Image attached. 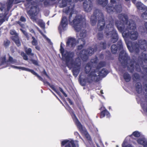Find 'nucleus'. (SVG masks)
Returning <instances> with one entry per match:
<instances>
[{"label": "nucleus", "mask_w": 147, "mask_h": 147, "mask_svg": "<svg viewBox=\"0 0 147 147\" xmlns=\"http://www.w3.org/2000/svg\"><path fill=\"white\" fill-rule=\"evenodd\" d=\"M96 48L94 49L91 47H89L86 50L83 49L82 50L80 53V55H89L90 54L92 55L94 52L97 51Z\"/></svg>", "instance_id": "obj_18"}, {"label": "nucleus", "mask_w": 147, "mask_h": 147, "mask_svg": "<svg viewBox=\"0 0 147 147\" xmlns=\"http://www.w3.org/2000/svg\"><path fill=\"white\" fill-rule=\"evenodd\" d=\"M123 43L121 40H119L116 44L112 45L111 47V51L113 54H115L118 51H119L122 48Z\"/></svg>", "instance_id": "obj_12"}, {"label": "nucleus", "mask_w": 147, "mask_h": 147, "mask_svg": "<svg viewBox=\"0 0 147 147\" xmlns=\"http://www.w3.org/2000/svg\"><path fill=\"white\" fill-rule=\"evenodd\" d=\"M106 28L108 32H105L106 35L107 36L111 35V42L112 43L116 42L118 40L119 36L117 31L114 28L113 23H110L107 24Z\"/></svg>", "instance_id": "obj_5"}, {"label": "nucleus", "mask_w": 147, "mask_h": 147, "mask_svg": "<svg viewBox=\"0 0 147 147\" xmlns=\"http://www.w3.org/2000/svg\"><path fill=\"white\" fill-rule=\"evenodd\" d=\"M23 56V59H24L28 61L29 62L30 61H29V59H31V57H30V58H28V56Z\"/></svg>", "instance_id": "obj_57"}, {"label": "nucleus", "mask_w": 147, "mask_h": 147, "mask_svg": "<svg viewBox=\"0 0 147 147\" xmlns=\"http://www.w3.org/2000/svg\"><path fill=\"white\" fill-rule=\"evenodd\" d=\"M83 7L85 11L90 12L93 8V4L91 0H86L83 3Z\"/></svg>", "instance_id": "obj_17"}, {"label": "nucleus", "mask_w": 147, "mask_h": 147, "mask_svg": "<svg viewBox=\"0 0 147 147\" xmlns=\"http://www.w3.org/2000/svg\"><path fill=\"white\" fill-rule=\"evenodd\" d=\"M143 138H139L137 140L138 143L140 144L143 145L144 144H145V142L146 141Z\"/></svg>", "instance_id": "obj_43"}, {"label": "nucleus", "mask_w": 147, "mask_h": 147, "mask_svg": "<svg viewBox=\"0 0 147 147\" xmlns=\"http://www.w3.org/2000/svg\"><path fill=\"white\" fill-rule=\"evenodd\" d=\"M78 81L80 84L82 86H86L87 82L88 83H92L93 82V80L92 79H89L88 78H83L80 76Z\"/></svg>", "instance_id": "obj_21"}, {"label": "nucleus", "mask_w": 147, "mask_h": 147, "mask_svg": "<svg viewBox=\"0 0 147 147\" xmlns=\"http://www.w3.org/2000/svg\"><path fill=\"white\" fill-rule=\"evenodd\" d=\"M14 42L18 47L20 46L21 45V42L20 40V39L14 41Z\"/></svg>", "instance_id": "obj_51"}, {"label": "nucleus", "mask_w": 147, "mask_h": 147, "mask_svg": "<svg viewBox=\"0 0 147 147\" xmlns=\"http://www.w3.org/2000/svg\"><path fill=\"white\" fill-rule=\"evenodd\" d=\"M15 0H9L8 6H11Z\"/></svg>", "instance_id": "obj_55"}, {"label": "nucleus", "mask_w": 147, "mask_h": 147, "mask_svg": "<svg viewBox=\"0 0 147 147\" xmlns=\"http://www.w3.org/2000/svg\"><path fill=\"white\" fill-rule=\"evenodd\" d=\"M106 65V63L104 61L100 62L96 67V69L99 70L100 68L105 66Z\"/></svg>", "instance_id": "obj_32"}, {"label": "nucleus", "mask_w": 147, "mask_h": 147, "mask_svg": "<svg viewBox=\"0 0 147 147\" xmlns=\"http://www.w3.org/2000/svg\"><path fill=\"white\" fill-rule=\"evenodd\" d=\"M138 58H140L142 61L141 63L143 62L145 63H147V56H138Z\"/></svg>", "instance_id": "obj_40"}, {"label": "nucleus", "mask_w": 147, "mask_h": 147, "mask_svg": "<svg viewBox=\"0 0 147 147\" xmlns=\"http://www.w3.org/2000/svg\"><path fill=\"white\" fill-rule=\"evenodd\" d=\"M138 47L143 51L142 55H147V42L145 40H140L138 41Z\"/></svg>", "instance_id": "obj_14"}, {"label": "nucleus", "mask_w": 147, "mask_h": 147, "mask_svg": "<svg viewBox=\"0 0 147 147\" xmlns=\"http://www.w3.org/2000/svg\"><path fill=\"white\" fill-rule=\"evenodd\" d=\"M74 56H62L61 59L63 63H65L69 68H73L72 70L73 75L76 77L78 74L80 69L81 63L78 58L74 60Z\"/></svg>", "instance_id": "obj_3"}, {"label": "nucleus", "mask_w": 147, "mask_h": 147, "mask_svg": "<svg viewBox=\"0 0 147 147\" xmlns=\"http://www.w3.org/2000/svg\"><path fill=\"white\" fill-rule=\"evenodd\" d=\"M65 145V147H79L78 141L71 140L69 141L65 140L62 141L61 146L62 147Z\"/></svg>", "instance_id": "obj_11"}, {"label": "nucleus", "mask_w": 147, "mask_h": 147, "mask_svg": "<svg viewBox=\"0 0 147 147\" xmlns=\"http://www.w3.org/2000/svg\"><path fill=\"white\" fill-rule=\"evenodd\" d=\"M11 67L13 68L18 69H21L23 70H25L28 71L31 73L33 74L36 76L42 82H44L43 79L39 75H38L32 69H30L28 68H26L24 67H22L21 66H17L15 65H11Z\"/></svg>", "instance_id": "obj_15"}, {"label": "nucleus", "mask_w": 147, "mask_h": 147, "mask_svg": "<svg viewBox=\"0 0 147 147\" xmlns=\"http://www.w3.org/2000/svg\"><path fill=\"white\" fill-rule=\"evenodd\" d=\"M0 62L1 63V65L6 63L10 62L12 64H14L17 63V60L13 59L10 56H9L8 60H6L5 56H0Z\"/></svg>", "instance_id": "obj_16"}, {"label": "nucleus", "mask_w": 147, "mask_h": 147, "mask_svg": "<svg viewBox=\"0 0 147 147\" xmlns=\"http://www.w3.org/2000/svg\"><path fill=\"white\" fill-rule=\"evenodd\" d=\"M144 147H147V141L146 140L143 145Z\"/></svg>", "instance_id": "obj_61"}, {"label": "nucleus", "mask_w": 147, "mask_h": 147, "mask_svg": "<svg viewBox=\"0 0 147 147\" xmlns=\"http://www.w3.org/2000/svg\"><path fill=\"white\" fill-rule=\"evenodd\" d=\"M76 40L75 38L70 37L69 38L66 42L67 47H73L75 45Z\"/></svg>", "instance_id": "obj_23"}, {"label": "nucleus", "mask_w": 147, "mask_h": 147, "mask_svg": "<svg viewBox=\"0 0 147 147\" xmlns=\"http://www.w3.org/2000/svg\"><path fill=\"white\" fill-rule=\"evenodd\" d=\"M78 123L76 125L80 132L84 134L87 139L89 141L91 140V138L89 134L85 128L83 127L80 122L79 121L77 120Z\"/></svg>", "instance_id": "obj_13"}, {"label": "nucleus", "mask_w": 147, "mask_h": 147, "mask_svg": "<svg viewBox=\"0 0 147 147\" xmlns=\"http://www.w3.org/2000/svg\"><path fill=\"white\" fill-rule=\"evenodd\" d=\"M72 0H59V6L60 8L66 7L68 2H70Z\"/></svg>", "instance_id": "obj_27"}, {"label": "nucleus", "mask_w": 147, "mask_h": 147, "mask_svg": "<svg viewBox=\"0 0 147 147\" xmlns=\"http://www.w3.org/2000/svg\"><path fill=\"white\" fill-rule=\"evenodd\" d=\"M68 24V20L66 16H62L61 18V20L60 23V25L64 29L65 28L67 25Z\"/></svg>", "instance_id": "obj_24"}, {"label": "nucleus", "mask_w": 147, "mask_h": 147, "mask_svg": "<svg viewBox=\"0 0 147 147\" xmlns=\"http://www.w3.org/2000/svg\"><path fill=\"white\" fill-rule=\"evenodd\" d=\"M67 100L71 105H72L73 104V102L69 98H67Z\"/></svg>", "instance_id": "obj_59"}, {"label": "nucleus", "mask_w": 147, "mask_h": 147, "mask_svg": "<svg viewBox=\"0 0 147 147\" xmlns=\"http://www.w3.org/2000/svg\"><path fill=\"white\" fill-rule=\"evenodd\" d=\"M10 44V41L8 40L6 41H4V45L5 47H7Z\"/></svg>", "instance_id": "obj_52"}, {"label": "nucleus", "mask_w": 147, "mask_h": 147, "mask_svg": "<svg viewBox=\"0 0 147 147\" xmlns=\"http://www.w3.org/2000/svg\"><path fill=\"white\" fill-rule=\"evenodd\" d=\"M91 63H87L85 67V71L86 73L87 74H88L91 69L92 64L93 63L96 64L97 63V59H96L94 60L92 59L91 60Z\"/></svg>", "instance_id": "obj_19"}, {"label": "nucleus", "mask_w": 147, "mask_h": 147, "mask_svg": "<svg viewBox=\"0 0 147 147\" xmlns=\"http://www.w3.org/2000/svg\"><path fill=\"white\" fill-rule=\"evenodd\" d=\"M56 0H45L43 4L45 7L50 6L53 4V1Z\"/></svg>", "instance_id": "obj_30"}, {"label": "nucleus", "mask_w": 147, "mask_h": 147, "mask_svg": "<svg viewBox=\"0 0 147 147\" xmlns=\"http://www.w3.org/2000/svg\"><path fill=\"white\" fill-rule=\"evenodd\" d=\"M86 31L85 30H82L80 32V36L81 38H78L77 41L78 44H80L77 47V49L78 51H81L84 48L86 44V41L84 38L86 36Z\"/></svg>", "instance_id": "obj_9"}, {"label": "nucleus", "mask_w": 147, "mask_h": 147, "mask_svg": "<svg viewBox=\"0 0 147 147\" xmlns=\"http://www.w3.org/2000/svg\"><path fill=\"white\" fill-rule=\"evenodd\" d=\"M66 109L69 112V113L71 115L72 118L73 117H74L75 118V123L76 124L78 123L77 120L79 121L77 117H76L75 114L73 110L69 106L68 104H67L66 105V107H65Z\"/></svg>", "instance_id": "obj_22"}, {"label": "nucleus", "mask_w": 147, "mask_h": 147, "mask_svg": "<svg viewBox=\"0 0 147 147\" xmlns=\"http://www.w3.org/2000/svg\"><path fill=\"white\" fill-rule=\"evenodd\" d=\"M31 56V59H29V61H30L34 65H38V62L37 60H35L34 59H32V57H33L34 56Z\"/></svg>", "instance_id": "obj_42"}, {"label": "nucleus", "mask_w": 147, "mask_h": 147, "mask_svg": "<svg viewBox=\"0 0 147 147\" xmlns=\"http://www.w3.org/2000/svg\"><path fill=\"white\" fill-rule=\"evenodd\" d=\"M4 8L3 5L0 3V17H3L4 16V13H3Z\"/></svg>", "instance_id": "obj_39"}, {"label": "nucleus", "mask_w": 147, "mask_h": 147, "mask_svg": "<svg viewBox=\"0 0 147 147\" xmlns=\"http://www.w3.org/2000/svg\"><path fill=\"white\" fill-rule=\"evenodd\" d=\"M118 18L119 21L115 22V25L120 32H122L125 29L134 30L136 28V24L132 20H128L127 16L124 13H121L118 15Z\"/></svg>", "instance_id": "obj_2"}, {"label": "nucleus", "mask_w": 147, "mask_h": 147, "mask_svg": "<svg viewBox=\"0 0 147 147\" xmlns=\"http://www.w3.org/2000/svg\"><path fill=\"white\" fill-rule=\"evenodd\" d=\"M64 46V44L62 42H61L59 51L61 55H70L69 52L65 50L63 47Z\"/></svg>", "instance_id": "obj_25"}, {"label": "nucleus", "mask_w": 147, "mask_h": 147, "mask_svg": "<svg viewBox=\"0 0 147 147\" xmlns=\"http://www.w3.org/2000/svg\"><path fill=\"white\" fill-rule=\"evenodd\" d=\"M136 0H131L132 2L134 3L135 4Z\"/></svg>", "instance_id": "obj_63"}, {"label": "nucleus", "mask_w": 147, "mask_h": 147, "mask_svg": "<svg viewBox=\"0 0 147 147\" xmlns=\"http://www.w3.org/2000/svg\"><path fill=\"white\" fill-rule=\"evenodd\" d=\"M119 55H128V54L126 51V49L124 48L122 44V48L119 51Z\"/></svg>", "instance_id": "obj_35"}, {"label": "nucleus", "mask_w": 147, "mask_h": 147, "mask_svg": "<svg viewBox=\"0 0 147 147\" xmlns=\"http://www.w3.org/2000/svg\"><path fill=\"white\" fill-rule=\"evenodd\" d=\"M136 6L139 10L143 11H146L147 10V7L140 2H137Z\"/></svg>", "instance_id": "obj_26"}, {"label": "nucleus", "mask_w": 147, "mask_h": 147, "mask_svg": "<svg viewBox=\"0 0 147 147\" xmlns=\"http://www.w3.org/2000/svg\"><path fill=\"white\" fill-rule=\"evenodd\" d=\"M100 110V118H102L106 115L107 118H109L110 117V114L107 109L103 106L102 107L99 109Z\"/></svg>", "instance_id": "obj_20"}, {"label": "nucleus", "mask_w": 147, "mask_h": 147, "mask_svg": "<svg viewBox=\"0 0 147 147\" xmlns=\"http://www.w3.org/2000/svg\"><path fill=\"white\" fill-rule=\"evenodd\" d=\"M20 30L22 32L28 40H29L30 35L32 36L31 34H28L25 30H23L22 28H20Z\"/></svg>", "instance_id": "obj_37"}, {"label": "nucleus", "mask_w": 147, "mask_h": 147, "mask_svg": "<svg viewBox=\"0 0 147 147\" xmlns=\"http://www.w3.org/2000/svg\"><path fill=\"white\" fill-rule=\"evenodd\" d=\"M44 82L48 85L56 93L58 94L59 92L56 90L54 85L51 84L50 83L47 81H46L45 82Z\"/></svg>", "instance_id": "obj_41"}, {"label": "nucleus", "mask_w": 147, "mask_h": 147, "mask_svg": "<svg viewBox=\"0 0 147 147\" xmlns=\"http://www.w3.org/2000/svg\"><path fill=\"white\" fill-rule=\"evenodd\" d=\"M123 77L125 82H129L131 79V77L129 75L127 72L125 73L123 75Z\"/></svg>", "instance_id": "obj_33"}, {"label": "nucleus", "mask_w": 147, "mask_h": 147, "mask_svg": "<svg viewBox=\"0 0 147 147\" xmlns=\"http://www.w3.org/2000/svg\"><path fill=\"white\" fill-rule=\"evenodd\" d=\"M132 135H133L136 137H139L140 136V133L137 131H135L133 132Z\"/></svg>", "instance_id": "obj_47"}, {"label": "nucleus", "mask_w": 147, "mask_h": 147, "mask_svg": "<svg viewBox=\"0 0 147 147\" xmlns=\"http://www.w3.org/2000/svg\"><path fill=\"white\" fill-rule=\"evenodd\" d=\"M20 20L22 22H25L26 21V19L23 16H21L20 17Z\"/></svg>", "instance_id": "obj_56"}, {"label": "nucleus", "mask_w": 147, "mask_h": 147, "mask_svg": "<svg viewBox=\"0 0 147 147\" xmlns=\"http://www.w3.org/2000/svg\"><path fill=\"white\" fill-rule=\"evenodd\" d=\"M107 12L110 14H113L114 12L120 13L122 10L121 8L118 5L114 6L112 4H108L106 7Z\"/></svg>", "instance_id": "obj_10"}, {"label": "nucleus", "mask_w": 147, "mask_h": 147, "mask_svg": "<svg viewBox=\"0 0 147 147\" xmlns=\"http://www.w3.org/2000/svg\"><path fill=\"white\" fill-rule=\"evenodd\" d=\"M42 74L45 75L46 76L47 78H49V76L47 74L46 72L45 71V69H44L43 71L42 72Z\"/></svg>", "instance_id": "obj_58"}, {"label": "nucleus", "mask_w": 147, "mask_h": 147, "mask_svg": "<svg viewBox=\"0 0 147 147\" xmlns=\"http://www.w3.org/2000/svg\"><path fill=\"white\" fill-rule=\"evenodd\" d=\"M141 16L144 19L147 20V12H144L142 13Z\"/></svg>", "instance_id": "obj_49"}, {"label": "nucleus", "mask_w": 147, "mask_h": 147, "mask_svg": "<svg viewBox=\"0 0 147 147\" xmlns=\"http://www.w3.org/2000/svg\"><path fill=\"white\" fill-rule=\"evenodd\" d=\"M97 3L103 7L106 6L108 3V0H97Z\"/></svg>", "instance_id": "obj_31"}, {"label": "nucleus", "mask_w": 147, "mask_h": 147, "mask_svg": "<svg viewBox=\"0 0 147 147\" xmlns=\"http://www.w3.org/2000/svg\"><path fill=\"white\" fill-rule=\"evenodd\" d=\"M32 40L31 42L32 45L33 46L36 45H38V41L33 36H32Z\"/></svg>", "instance_id": "obj_44"}, {"label": "nucleus", "mask_w": 147, "mask_h": 147, "mask_svg": "<svg viewBox=\"0 0 147 147\" xmlns=\"http://www.w3.org/2000/svg\"><path fill=\"white\" fill-rule=\"evenodd\" d=\"M144 28L142 26H140L139 28V31L142 33L145 32L146 31H147V22H145L144 23Z\"/></svg>", "instance_id": "obj_34"}, {"label": "nucleus", "mask_w": 147, "mask_h": 147, "mask_svg": "<svg viewBox=\"0 0 147 147\" xmlns=\"http://www.w3.org/2000/svg\"><path fill=\"white\" fill-rule=\"evenodd\" d=\"M135 29H136L134 30L125 29L121 32L122 33V34L123 37L129 38L132 40H135L137 39L138 36V33L134 31H132L130 32L129 31V30H134Z\"/></svg>", "instance_id": "obj_8"}, {"label": "nucleus", "mask_w": 147, "mask_h": 147, "mask_svg": "<svg viewBox=\"0 0 147 147\" xmlns=\"http://www.w3.org/2000/svg\"><path fill=\"white\" fill-rule=\"evenodd\" d=\"M89 56H83V57H81L82 58V60L84 61H86L88 58Z\"/></svg>", "instance_id": "obj_50"}, {"label": "nucleus", "mask_w": 147, "mask_h": 147, "mask_svg": "<svg viewBox=\"0 0 147 147\" xmlns=\"http://www.w3.org/2000/svg\"><path fill=\"white\" fill-rule=\"evenodd\" d=\"M97 20L98 21V29L99 31H101L105 28V22L103 13L100 10L96 9L90 18L91 23L92 26L95 25Z\"/></svg>", "instance_id": "obj_4"}, {"label": "nucleus", "mask_w": 147, "mask_h": 147, "mask_svg": "<svg viewBox=\"0 0 147 147\" xmlns=\"http://www.w3.org/2000/svg\"><path fill=\"white\" fill-rule=\"evenodd\" d=\"M108 72L105 69L103 68L100 71L99 70L94 69L91 71L88 76L91 78H94V80L96 82H97L100 80V77H105L108 74Z\"/></svg>", "instance_id": "obj_6"}, {"label": "nucleus", "mask_w": 147, "mask_h": 147, "mask_svg": "<svg viewBox=\"0 0 147 147\" xmlns=\"http://www.w3.org/2000/svg\"><path fill=\"white\" fill-rule=\"evenodd\" d=\"M100 47L103 49H106L107 45L106 41L101 42L99 44Z\"/></svg>", "instance_id": "obj_38"}, {"label": "nucleus", "mask_w": 147, "mask_h": 147, "mask_svg": "<svg viewBox=\"0 0 147 147\" xmlns=\"http://www.w3.org/2000/svg\"><path fill=\"white\" fill-rule=\"evenodd\" d=\"M127 143L126 141H124L122 144V147H132V145L130 144L125 145Z\"/></svg>", "instance_id": "obj_48"}, {"label": "nucleus", "mask_w": 147, "mask_h": 147, "mask_svg": "<svg viewBox=\"0 0 147 147\" xmlns=\"http://www.w3.org/2000/svg\"><path fill=\"white\" fill-rule=\"evenodd\" d=\"M132 80L134 82L140 81L141 80V76L138 73H134L132 75Z\"/></svg>", "instance_id": "obj_29"}, {"label": "nucleus", "mask_w": 147, "mask_h": 147, "mask_svg": "<svg viewBox=\"0 0 147 147\" xmlns=\"http://www.w3.org/2000/svg\"><path fill=\"white\" fill-rule=\"evenodd\" d=\"M11 38L13 41L14 42L19 39V37L18 34H16V35H15L12 36L11 37Z\"/></svg>", "instance_id": "obj_46"}, {"label": "nucleus", "mask_w": 147, "mask_h": 147, "mask_svg": "<svg viewBox=\"0 0 147 147\" xmlns=\"http://www.w3.org/2000/svg\"><path fill=\"white\" fill-rule=\"evenodd\" d=\"M135 87L136 91L137 93L138 94L140 93L142 91V87L141 83L140 82L136 83L135 84Z\"/></svg>", "instance_id": "obj_28"}, {"label": "nucleus", "mask_w": 147, "mask_h": 147, "mask_svg": "<svg viewBox=\"0 0 147 147\" xmlns=\"http://www.w3.org/2000/svg\"><path fill=\"white\" fill-rule=\"evenodd\" d=\"M35 49L39 51L40 50V47L39 46L37 45H35Z\"/></svg>", "instance_id": "obj_60"}, {"label": "nucleus", "mask_w": 147, "mask_h": 147, "mask_svg": "<svg viewBox=\"0 0 147 147\" xmlns=\"http://www.w3.org/2000/svg\"><path fill=\"white\" fill-rule=\"evenodd\" d=\"M97 38L99 40H102L103 38V34L102 32H98L97 35Z\"/></svg>", "instance_id": "obj_45"}, {"label": "nucleus", "mask_w": 147, "mask_h": 147, "mask_svg": "<svg viewBox=\"0 0 147 147\" xmlns=\"http://www.w3.org/2000/svg\"><path fill=\"white\" fill-rule=\"evenodd\" d=\"M96 145L97 147H100V146L97 143H96Z\"/></svg>", "instance_id": "obj_64"}, {"label": "nucleus", "mask_w": 147, "mask_h": 147, "mask_svg": "<svg viewBox=\"0 0 147 147\" xmlns=\"http://www.w3.org/2000/svg\"><path fill=\"white\" fill-rule=\"evenodd\" d=\"M74 134L75 135L78 136V135H79V134L77 132H75L74 133Z\"/></svg>", "instance_id": "obj_62"}, {"label": "nucleus", "mask_w": 147, "mask_h": 147, "mask_svg": "<svg viewBox=\"0 0 147 147\" xmlns=\"http://www.w3.org/2000/svg\"><path fill=\"white\" fill-rule=\"evenodd\" d=\"M59 90L60 91H61L62 93V94H63L64 96L65 97H67V94L65 93V92H64L63 90L61 88L59 87Z\"/></svg>", "instance_id": "obj_53"}, {"label": "nucleus", "mask_w": 147, "mask_h": 147, "mask_svg": "<svg viewBox=\"0 0 147 147\" xmlns=\"http://www.w3.org/2000/svg\"><path fill=\"white\" fill-rule=\"evenodd\" d=\"M119 61L123 66H126L127 65L131 67H134V64L139 65L138 63H136L135 60L134 59L135 56H132V59H131L129 56H119Z\"/></svg>", "instance_id": "obj_7"}, {"label": "nucleus", "mask_w": 147, "mask_h": 147, "mask_svg": "<svg viewBox=\"0 0 147 147\" xmlns=\"http://www.w3.org/2000/svg\"><path fill=\"white\" fill-rule=\"evenodd\" d=\"M65 9V13L67 15L69 14L68 17V21L70 24L73 26L75 30L77 32L82 31L84 29H81L82 27H86V21L85 19L82 15H77L74 18L72 22H71V18L74 12L75 7L74 5L69 4Z\"/></svg>", "instance_id": "obj_1"}, {"label": "nucleus", "mask_w": 147, "mask_h": 147, "mask_svg": "<svg viewBox=\"0 0 147 147\" xmlns=\"http://www.w3.org/2000/svg\"><path fill=\"white\" fill-rule=\"evenodd\" d=\"M24 51L26 54L28 55H34L33 53H32V50L30 48H27L26 47H24Z\"/></svg>", "instance_id": "obj_36"}, {"label": "nucleus", "mask_w": 147, "mask_h": 147, "mask_svg": "<svg viewBox=\"0 0 147 147\" xmlns=\"http://www.w3.org/2000/svg\"><path fill=\"white\" fill-rule=\"evenodd\" d=\"M10 33L11 35H15L17 33L15 30H11L10 31Z\"/></svg>", "instance_id": "obj_54"}]
</instances>
